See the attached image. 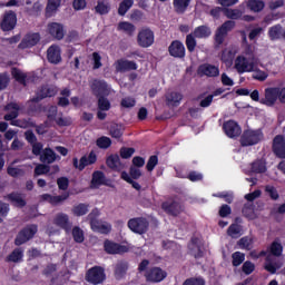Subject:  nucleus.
Listing matches in <instances>:
<instances>
[{
	"label": "nucleus",
	"instance_id": "obj_1",
	"mask_svg": "<svg viewBox=\"0 0 285 285\" xmlns=\"http://www.w3.org/2000/svg\"><path fill=\"white\" fill-rule=\"evenodd\" d=\"M224 14L227 19L222 26H219L214 35V48H222L224 42L226 41V37H228V32H233L235 30V26L237 20L242 19L243 12L239 9H230L226 8L224 10Z\"/></svg>",
	"mask_w": 285,
	"mask_h": 285
},
{
	"label": "nucleus",
	"instance_id": "obj_2",
	"mask_svg": "<svg viewBox=\"0 0 285 285\" xmlns=\"http://www.w3.org/2000/svg\"><path fill=\"white\" fill-rule=\"evenodd\" d=\"M150 261L149 259H142L138 264V273L140 275H144L146 282L148 284H159V282H164L166 277H168V273L164 271L161 267H149Z\"/></svg>",
	"mask_w": 285,
	"mask_h": 285
},
{
	"label": "nucleus",
	"instance_id": "obj_3",
	"mask_svg": "<svg viewBox=\"0 0 285 285\" xmlns=\"http://www.w3.org/2000/svg\"><path fill=\"white\" fill-rule=\"evenodd\" d=\"M19 110L21 107L17 102H9L4 106V121H10V126H16L17 128H35V124L30 122L28 119H17L19 117Z\"/></svg>",
	"mask_w": 285,
	"mask_h": 285
},
{
	"label": "nucleus",
	"instance_id": "obj_4",
	"mask_svg": "<svg viewBox=\"0 0 285 285\" xmlns=\"http://www.w3.org/2000/svg\"><path fill=\"white\" fill-rule=\"evenodd\" d=\"M39 232V227L35 224L27 225L22 229L19 230L14 238V246H23V244H28L30 239L35 238V235Z\"/></svg>",
	"mask_w": 285,
	"mask_h": 285
},
{
	"label": "nucleus",
	"instance_id": "obj_5",
	"mask_svg": "<svg viewBox=\"0 0 285 285\" xmlns=\"http://www.w3.org/2000/svg\"><path fill=\"white\" fill-rule=\"evenodd\" d=\"M262 139H264L262 130L247 129L240 136L239 142L243 148H248V146H257Z\"/></svg>",
	"mask_w": 285,
	"mask_h": 285
},
{
	"label": "nucleus",
	"instance_id": "obj_6",
	"mask_svg": "<svg viewBox=\"0 0 285 285\" xmlns=\"http://www.w3.org/2000/svg\"><path fill=\"white\" fill-rule=\"evenodd\" d=\"M127 226L129 230L136 235H146V233H148V228H150V222L148 218L140 216L130 218Z\"/></svg>",
	"mask_w": 285,
	"mask_h": 285
},
{
	"label": "nucleus",
	"instance_id": "obj_7",
	"mask_svg": "<svg viewBox=\"0 0 285 285\" xmlns=\"http://www.w3.org/2000/svg\"><path fill=\"white\" fill-rule=\"evenodd\" d=\"M85 279L92 285L104 284V281L106 279V269L99 265L90 267L85 275Z\"/></svg>",
	"mask_w": 285,
	"mask_h": 285
},
{
	"label": "nucleus",
	"instance_id": "obj_8",
	"mask_svg": "<svg viewBox=\"0 0 285 285\" xmlns=\"http://www.w3.org/2000/svg\"><path fill=\"white\" fill-rule=\"evenodd\" d=\"M137 43L140 48H150L155 43V32L150 28H144L138 32Z\"/></svg>",
	"mask_w": 285,
	"mask_h": 285
},
{
	"label": "nucleus",
	"instance_id": "obj_9",
	"mask_svg": "<svg viewBox=\"0 0 285 285\" xmlns=\"http://www.w3.org/2000/svg\"><path fill=\"white\" fill-rule=\"evenodd\" d=\"M97 164V154L91 151L88 156H82L79 160L78 157L72 158V166L76 170H86V167Z\"/></svg>",
	"mask_w": 285,
	"mask_h": 285
},
{
	"label": "nucleus",
	"instance_id": "obj_10",
	"mask_svg": "<svg viewBox=\"0 0 285 285\" xmlns=\"http://www.w3.org/2000/svg\"><path fill=\"white\" fill-rule=\"evenodd\" d=\"M104 250L107 255H124L125 253H128L130 248L126 245L115 243V240L105 239Z\"/></svg>",
	"mask_w": 285,
	"mask_h": 285
},
{
	"label": "nucleus",
	"instance_id": "obj_11",
	"mask_svg": "<svg viewBox=\"0 0 285 285\" xmlns=\"http://www.w3.org/2000/svg\"><path fill=\"white\" fill-rule=\"evenodd\" d=\"M279 99V87H268L265 89V97L259 100V104L273 108Z\"/></svg>",
	"mask_w": 285,
	"mask_h": 285
},
{
	"label": "nucleus",
	"instance_id": "obj_12",
	"mask_svg": "<svg viewBox=\"0 0 285 285\" xmlns=\"http://www.w3.org/2000/svg\"><path fill=\"white\" fill-rule=\"evenodd\" d=\"M161 209L166 215L171 217H179L184 213V205L177 200H167L161 204Z\"/></svg>",
	"mask_w": 285,
	"mask_h": 285
},
{
	"label": "nucleus",
	"instance_id": "obj_13",
	"mask_svg": "<svg viewBox=\"0 0 285 285\" xmlns=\"http://www.w3.org/2000/svg\"><path fill=\"white\" fill-rule=\"evenodd\" d=\"M272 153L277 159H285V137L284 135H276L272 142Z\"/></svg>",
	"mask_w": 285,
	"mask_h": 285
},
{
	"label": "nucleus",
	"instance_id": "obj_14",
	"mask_svg": "<svg viewBox=\"0 0 285 285\" xmlns=\"http://www.w3.org/2000/svg\"><path fill=\"white\" fill-rule=\"evenodd\" d=\"M0 28L2 32L14 30V28H17V13L14 11L4 13L3 19L0 22Z\"/></svg>",
	"mask_w": 285,
	"mask_h": 285
},
{
	"label": "nucleus",
	"instance_id": "obj_15",
	"mask_svg": "<svg viewBox=\"0 0 285 285\" xmlns=\"http://www.w3.org/2000/svg\"><path fill=\"white\" fill-rule=\"evenodd\" d=\"M168 52L174 59H185L186 57V47L181 40H173L168 47Z\"/></svg>",
	"mask_w": 285,
	"mask_h": 285
},
{
	"label": "nucleus",
	"instance_id": "obj_16",
	"mask_svg": "<svg viewBox=\"0 0 285 285\" xmlns=\"http://www.w3.org/2000/svg\"><path fill=\"white\" fill-rule=\"evenodd\" d=\"M92 94L95 97H108L110 91L108 90V82L106 80L95 79L90 86Z\"/></svg>",
	"mask_w": 285,
	"mask_h": 285
},
{
	"label": "nucleus",
	"instance_id": "obj_17",
	"mask_svg": "<svg viewBox=\"0 0 285 285\" xmlns=\"http://www.w3.org/2000/svg\"><path fill=\"white\" fill-rule=\"evenodd\" d=\"M223 130L225 135L229 137V139H235V137H239L242 135V127L235 120H228L223 124Z\"/></svg>",
	"mask_w": 285,
	"mask_h": 285
},
{
	"label": "nucleus",
	"instance_id": "obj_18",
	"mask_svg": "<svg viewBox=\"0 0 285 285\" xmlns=\"http://www.w3.org/2000/svg\"><path fill=\"white\" fill-rule=\"evenodd\" d=\"M41 41V35L39 32H33V33H27L21 42L19 43V48L21 50H26L28 48H35L37 43Z\"/></svg>",
	"mask_w": 285,
	"mask_h": 285
},
{
	"label": "nucleus",
	"instance_id": "obj_19",
	"mask_svg": "<svg viewBox=\"0 0 285 285\" xmlns=\"http://www.w3.org/2000/svg\"><path fill=\"white\" fill-rule=\"evenodd\" d=\"M110 181L106 178V174L101 170H96L92 173L90 188H99L100 186H110Z\"/></svg>",
	"mask_w": 285,
	"mask_h": 285
},
{
	"label": "nucleus",
	"instance_id": "obj_20",
	"mask_svg": "<svg viewBox=\"0 0 285 285\" xmlns=\"http://www.w3.org/2000/svg\"><path fill=\"white\" fill-rule=\"evenodd\" d=\"M188 249L190 250L195 259H202V257H204V250H202V239H199V237L193 236L190 238Z\"/></svg>",
	"mask_w": 285,
	"mask_h": 285
},
{
	"label": "nucleus",
	"instance_id": "obj_21",
	"mask_svg": "<svg viewBox=\"0 0 285 285\" xmlns=\"http://www.w3.org/2000/svg\"><path fill=\"white\" fill-rule=\"evenodd\" d=\"M47 60L49 63H53V66L61 63V47L51 45L47 50Z\"/></svg>",
	"mask_w": 285,
	"mask_h": 285
},
{
	"label": "nucleus",
	"instance_id": "obj_22",
	"mask_svg": "<svg viewBox=\"0 0 285 285\" xmlns=\"http://www.w3.org/2000/svg\"><path fill=\"white\" fill-rule=\"evenodd\" d=\"M115 66L117 72H130V70H137L138 68L137 62L124 58L118 59Z\"/></svg>",
	"mask_w": 285,
	"mask_h": 285
},
{
	"label": "nucleus",
	"instance_id": "obj_23",
	"mask_svg": "<svg viewBox=\"0 0 285 285\" xmlns=\"http://www.w3.org/2000/svg\"><path fill=\"white\" fill-rule=\"evenodd\" d=\"M235 68L239 75H244V72H253L255 66L249 63L246 57L238 56L235 61Z\"/></svg>",
	"mask_w": 285,
	"mask_h": 285
},
{
	"label": "nucleus",
	"instance_id": "obj_24",
	"mask_svg": "<svg viewBox=\"0 0 285 285\" xmlns=\"http://www.w3.org/2000/svg\"><path fill=\"white\" fill-rule=\"evenodd\" d=\"M48 32L50 36H52L53 39H57V41H61L63 37H66V31L63 30V24L59 22H50L48 24Z\"/></svg>",
	"mask_w": 285,
	"mask_h": 285
},
{
	"label": "nucleus",
	"instance_id": "obj_25",
	"mask_svg": "<svg viewBox=\"0 0 285 285\" xmlns=\"http://www.w3.org/2000/svg\"><path fill=\"white\" fill-rule=\"evenodd\" d=\"M57 159H61V156L57 155V153H55L50 147L45 148L40 156L41 164H47L48 166H50V164H55Z\"/></svg>",
	"mask_w": 285,
	"mask_h": 285
},
{
	"label": "nucleus",
	"instance_id": "obj_26",
	"mask_svg": "<svg viewBox=\"0 0 285 285\" xmlns=\"http://www.w3.org/2000/svg\"><path fill=\"white\" fill-rule=\"evenodd\" d=\"M181 99H184V95L177 91H170L165 95V102L168 108H177L181 104Z\"/></svg>",
	"mask_w": 285,
	"mask_h": 285
},
{
	"label": "nucleus",
	"instance_id": "obj_27",
	"mask_svg": "<svg viewBox=\"0 0 285 285\" xmlns=\"http://www.w3.org/2000/svg\"><path fill=\"white\" fill-rule=\"evenodd\" d=\"M42 202H48L51 206H59L62 202H66L70 197V193L66 191L59 196H52L50 194H42L41 196Z\"/></svg>",
	"mask_w": 285,
	"mask_h": 285
},
{
	"label": "nucleus",
	"instance_id": "obj_28",
	"mask_svg": "<svg viewBox=\"0 0 285 285\" xmlns=\"http://www.w3.org/2000/svg\"><path fill=\"white\" fill-rule=\"evenodd\" d=\"M8 202H10L11 206H14L16 208H26V205L28 204L23 195L19 191H12L7 195Z\"/></svg>",
	"mask_w": 285,
	"mask_h": 285
},
{
	"label": "nucleus",
	"instance_id": "obj_29",
	"mask_svg": "<svg viewBox=\"0 0 285 285\" xmlns=\"http://www.w3.org/2000/svg\"><path fill=\"white\" fill-rule=\"evenodd\" d=\"M198 72L205 77H219V67L210 63H203L198 67Z\"/></svg>",
	"mask_w": 285,
	"mask_h": 285
},
{
	"label": "nucleus",
	"instance_id": "obj_30",
	"mask_svg": "<svg viewBox=\"0 0 285 285\" xmlns=\"http://www.w3.org/2000/svg\"><path fill=\"white\" fill-rule=\"evenodd\" d=\"M55 225L59 226V228H62L66 230V233H69V230L72 229V223H70V218L67 214H58L55 218Z\"/></svg>",
	"mask_w": 285,
	"mask_h": 285
},
{
	"label": "nucleus",
	"instance_id": "obj_31",
	"mask_svg": "<svg viewBox=\"0 0 285 285\" xmlns=\"http://www.w3.org/2000/svg\"><path fill=\"white\" fill-rule=\"evenodd\" d=\"M193 35L196 39H208V37L213 35V30L210 29V27L202 24L194 29Z\"/></svg>",
	"mask_w": 285,
	"mask_h": 285
},
{
	"label": "nucleus",
	"instance_id": "obj_32",
	"mask_svg": "<svg viewBox=\"0 0 285 285\" xmlns=\"http://www.w3.org/2000/svg\"><path fill=\"white\" fill-rule=\"evenodd\" d=\"M193 0H174V11L176 14H186V10L190 7Z\"/></svg>",
	"mask_w": 285,
	"mask_h": 285
},
{
	"label": "nucleus",
	"instance_id": "obj_33",
	"mask_svg": "<svg viewBox=\"0 0 285 285\" xmlns=\"http://www.w3.org/2000/svg\"><path fill=\"white\" fill-rule=\"evenodd\" d=\"M90 226L94 233H100L101 235H108L110 230H112V226L110 224L102 223L101 220H98Z\"/></svg>",
	"mask_w": 285,
	"mask_h": 285
},
{
	"label": "nucleus",
	"instance_id": "obj_34",
	"mask_svg": "<svg viewBox=\"0 0 285 285\" xmlns=\"http://www.w3.org/2000/svg\"><path fill=\"white\" fill-rule=\"evenodd\" d=\"M126 273H128V262H118L114 269L116 279H124V277H126Z\"/></svg>",
	"mask_w": 285,
	"mask_h": 285
},
{
	"label": "nucleus",
	"instance_id": "obj_35",
	"mask_svg": "<svg viewBox=\"0 0 285 285\" xmlns=\"http://www.w3.org/2000/svg\"><path fill=\"white\" fill-rule=\"evenodd\" d=\"M268 37L271 41H277L284 39V28L282 24H275L268 29Z\"/></svg>",
	"mask_w": 285,
	"mask_h": 285
},
{
	"label": "nucleus",
	"instance_id": "obj_36",
	"mask_svg": "<svg viewBox=\"0 0 285 285\" xmlns=\"http://www.w3.org/2000/svg\"><path fill=\"white\" fill-rule=\"evenodd\" d=\"M227 235L232 237L233 239H239L242 235H244V229L242 228V225L237 223H233L228 228H227Z\"/></svg>",
	"mask_w": 285,
	"mask_h": 285
},
{
	"label": "nucleus",
	"instance_id": "obj_37",
	"mask_svg": "<svg viewBox=\"0 0 285 285\" xmlns=\"http://www.w3.org/2000/svg\"><path fill=\"white\" fill-rule=\"evenodd\" d=\"M11 76L14 78V80L20 83L21 86H27L26 79H28V75L21 71V69L13 67L11 69Z\"/></svg>",
	"mask_w": 285,
	"mask_h": 285
},
{
	"label": "nucleus",
	"instance_id": "obj_38",
	"mask_svg": "<svg viewBox=\"0 0 285 285\" xmlns=\"http://www.w3.org/2000/svg\"><path fill=\"white\" fill-rule=\"evenodd\" d=\"M89 208H90L89 204L80 203L72 207V209H71L72 215H75V217H83V215H88Z\"/></svg>",
	"mask_w": 285,
	"mask_h": 285
},
{
	"label": "nucleus",
	"instance_id": "obj_39",
	"mask_svg": "<svg viewBox=\"0 0 285 285\" xmlns=\"http://www.w3.org/2000/svg\"><path fill=\"white\" fill-rule=\"evenodd\" d=\"M23 259V250L21 247L14 248L8 256L7 262H12L13 264H18V262H21Z\"/></svg>",
	"mask_w": 285,
	"mask_h": 285
},
{
	"label": "nucleus",
	"instance_id": "obj_40",
	"mask_svg": "<svg viewBox=\"0 0 285 285\" xmlns=\"http://www.w3.org/2000/svg\"><path fill=\"white\" fill-rule=\"evenodd\" d=\"M132 6H135V0H122L118 7L119 17H126Z\"/></svg>",
	"mask_w": 285,
	"mask_h": 285
},
{
	"label": "nucleus",
	"instance_id": "obj_41",
	"mask_svg": "<svg viewBox=\"0 0 285 285\" xmlns=\"http://www.w3.org/2000/svg\"><path fill=\"white\" fill-rule=\"evenodd\" d=\"M118 30H122V32H126L129 37H132L135 35V30H137V27L128 21H121L118 23Z\"/></svg>",
	"mask_w": 285,
	"mask_h": 285
},
{
	"label": "nucleus",
	"instance_id": "obj_42",
	"mask_svg": "<svg viewBox=\"0 0 285 285\" xmlns=\"http://www.w3.org/2000/svg\"><path fill=\"white\" fill-rule=\"evenodd\" d=\"M237 51L235 49H224L222 51L220 60L223 63H233Z\"/></svg>",
	"mask_w": 285,
	"mask_h": 285
},
{
	"label": "nucleus",
	"instance_id": "obj_43",
	"mask_svg": "<svg viewBox=\"0 0 285 285\" xmlns=\"http://www.w3.org/2000/svg\"><path fill=\"white\" fill-rule=\"evenodd\" d=\"M60 6H61V0H48L47 7H46L47 17H52L53 12H57Z\"/></svg>",
	"mask_w": 285,
	"mask_h": 285
},
{
	"label": "nucleus",
	"instance_id": "obj_44",
	"mask_svg": "<svg viewBox=\"0 0 285 285\" xmlns=\"http://www.w3.org/2000/svg\"><path fill=\"white\" fill-rule=\"evenodd\" d=\"M247 7L252 12H262L266 8V3L263 0H248Z\"/></svg>",
	"mask_w": 285,
	"mask_h": 285
},
{
	"label": "nucleus",
	"instance_id": "obj_45",
	"mask_svg": "<svg viewBox=\"0 0 285 285\" xmlns=\"http://www.w3.org/2000/svg\"><path fill=\"white\" fill-rule=\"evenodd\" d=\"M242 213L246 219H255V205L253 203L244 204Z\"/></svg>",
	"mask_w": 285,
	"mask_h": 285
},
{
	"label": "nucleus",
	"instance_id": "obj_46",
	"mask_svg": "<svg viewBox=\"0 0 285 285\" xmlns=\"http://www.w3.org/2000/svg\"><path fill=\"white\" fill-rule=\"evenodd\" d=\"M250 173H254L255 175H262L266 173V164H264L262 160H255L252 163Z\"/></svg>",
	"mask_w": 285,
	"mask_h": 285
},
{
	"label": "nucleus",
	"instance_id": "obj_47",
	"mask_svg": "<svg viewBox=\"0 0 285 285\" xmlns=\"http://www.w3.org/2000/svg\"><path fill=\"white\" fill-rule=\"evenodd\" d=\"M50 173V165L42 163L38 164L33 169V177H41V175H48Z\"/></svg>",
	"mask_w": 285,
	"mask_h": 285
},
{
	"label": "nucleus",
	"instance_id": "obj_48",
	"mask_svg": "<svg viewBox=\"0 0 285 285\" xmlns=\"http://www.w3.org/2000/svg\"><path fill=\"white\" fill-rule=\"evenodd\" d=\"M106 164L111 170H117V168H119V165L121 164V159L119 158V155H110L109 157H107Z\"/></svg>",
	"mask_w": 285,
	"mask_h": 285
},
{
	"label": "nucleus",
	"instance_id": "obj_49",
	"mask_svg": "<svg viewBox=\"0 0 285 285\" xmlns=\"http://www.w3.org/2000/svg\"><path fill=\"white\" fill-rule=\"evenodd\" d=\"M185 45L188 52H195V49L197 48V38L194 33H189L186 36Z\"/></svg>",
	"mask_w": 285,
	"mask_h": 285
},
{
	"label": "nucleus",
	"instance_id": "obj_50",
	"mask_svg": "<svg viewBox=\"0 0 285 285\" xmlns=\"http://www.w3.org/2000/svg\"><path fill=\"white\" fill-rule=\"evenodd\" d=\"M73 242H76V244H83V240L86 239V237L83 236V229L80 228L79 226H75L72 228L71 232Z\"/></svg>",
	"mask_w": 285,
	"mask_h": 285
},
{
	"label": "nucleus",
	"instance_id": "obj_51",
	"mask_svg": "<svg viewBox=\"0 0 285 285\" xmlns=\"http://www.w3.org/2000/svg\"><path fill=\"white\" fill-rule=\"evenodd\" d=\"M237 246L242 250H250L253 248V239L248 236H244L237 242Z\"/></svg>",
	"mask_w": 285,
	"mask_h": 285
},
{
	"label": "nucleus",
	"instance_id": "obj_52",
	"mask_svg": "<svg viewBox=\"0 0 285 285\" xmlns=\"http://www.w3.org/2000/svg\"><path fill=\"white\" fill-rule=\"evenodd\" d=\"M245 259H246V254H244L242 252H235L232 254V264L235 267L242 266V264H244Z\"/></svg>",
	"mask_w": 285,
	"mask_h": 285
},
{
	"label": "nucleus",
	"instance_id": "obj_53",
	"mask_svg": "<svg viewBox=\"0 0 285 285\" xmlns=\"http://www.w3.org/2000/svg\"><path fill=\"white\" fill-rule=\"evenodd\" d=\"M269 250L274 257H281L282 253H284V247L282 246V243L274 240L271 244Z\"/></svg>",
	"mask_w": 285,
	"mask_h": 285
},
{
	"label": "nucleus",
	"instance_id": "obj_54",
	"mask_svg": "<svg viewBox=\"0 0 285 285\" xmlns=\"http://www.w3.org/2000/svg\"><path fill=\"white\" fill-rule=\"evenodd\" d=\"M95 10L97 14H108V12H110V4L104 1H98L97 6L95 7Z\"/></svg>",
	"mask_w": 285,
	"mask_h": 285
},
{
	"label": "nucleus",
	"instance_id": "obj_55",
	"mask_svg": "<svg viewBox=\"0 0 285 285\" xmlns=\"http://www.w3.org/2000/svg\"><path fill=\"white\" fill-rule=\"evenodd\" d=\"M96 144L98 148L106 150L112 146V140L109 137L102 136L96 140Z\"/></svg>",
	"mask_w": 285,
	"mask_h": 285
},
{
	"label": "nucleus",
	"instance_id": "obj_56",
	"mask_svg": "<svg viewBox=\"0 0 285 285\" xmlns=\"http://www.w3.org/2000/svg\"><path fill=\"white\" fill-rule=\"evenodd\" d=\"M110 108H111L110 100H108L106 96L98 97V109L108 111L110 110Z\"/></svg>",
	"mask_w": 285,
	"mask_h": 285
},
{
	"label": "nucleus",
	"instance_id": "obj_57",
	"mask_svg": "<svg viewBox=\"0 0 285 285\" xmlns=\"http://www.w3.org/2000/svg\"><path fill=\"white\" fill-rule=\"evenodd\" d=\"M265 193L273 199V202H277L279 199V193L277 191V188L273 185L265 186Z\"/></svg>",
	"mask_w": 285,
	"mask_h": 285
},
{
	"label": "nucleus",
	"instance_id": "obj_58",
	"mask_svg": "<svg viewBox=\"0 0 285 285\" xmlns=\"http://www.w3.org/2000/svg\"><path fill=\"white\" fill-rule=\"evenodd\" d=\"M46 89L47 87H41L36 96L29 100V104H39V101H43V99H47V97H43V95H47Z\"/></svg>",
	"mask_w": 285,
	"mask_h": 285
},
{
	"label": "nucleus",
	"instance_id": "obj_59",
	"mask_svg": "<svg viewBox=\"0 0 285 285\" xmlns=\"http://www.w3.org/2000/svg\"><path fill=\"white\" fill-rule=\"evenodd\" d=\"M242 272L244 275H253V273H255V264L250 261H246L243 263Z\"/></svg>",
	"mask_w": 285,
	"mask_h": 285
},
{
	"label": "nucleus",
	"instance_id": "obj_60",
	"mask_svg": "<svg viewBox=\"0 0 285 285\" xmlns=\"http://www.w3.org/2000/svg\"><path fill=\"white\" fill-rule=\"evenodd\" d=\"M121 108H135L137 106V100L132 97H125L120 101Z\"/></svg>",
	"mask_w": 285,
	"mask_h": 285
},
{
	"label": "nucleus",
	"instance_id": "obj_61",
	"mask_svg": "<svg viewBox=\"0 0 285 285\" xmlns=\"http://www.w3.org/2000/svg\"><path fill=\"white\" fill-rule=\"evenodd\" d=\"M109 132L114 139H121V137H124V131L119 125L111 126Z\"/></svg>",
	"mask_w": 285,
	"mask_h": 285
},
{
	"label": "nucleus",
	"instance_id": "obj_62",
	"mask_svg": "<svg viewBox=\"0 0 285 285\" xmlns=\"http://www.w3.org/2000/svg\"><path fill=\"white\" fill-rule=\"evenodd\" d=\"M99 215H101V213L99 212V208H94L87 216V219L90 224V226H92V224H96L97 222H99V219H97L99 217Z\"/></svg>",
	"mask_w": 285,
	"mask_h": 285
},
{
	"label": "nucleus",
	"instance_id": "obj_63",
	"mask_svg": "<svg viewBox=\"0 0 285 285\" xmlns=\"http://www.w3.org/2000/svg\"><path fill=\"white\" fill-rule=\"evenodd\" d=\"M135 155V148L132 147H121L120 148V157L121 159H130Z\"/></svg>",
	"mask_w": 285,
	"mask_h": 285
},
{
	"label": "nucleus",
	"instance_id": "obj_64",
	"mask_svg": "<svg viewBox=\"0 0 285 285\" xmlns=\"http://www.w3.org/2000/svg\"><path fill=\"white\" fill-rule=\"evenodd\" d=\"M183 285H206V281L202 277H190L185 279Z\"/></svg>",
	"mask_w": 285,
	"mask_h": 285
}]
</instances>
